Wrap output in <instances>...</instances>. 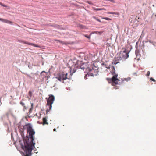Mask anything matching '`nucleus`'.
Segmentation results:
<instances>
[{
  "instance_id": "1",
  "label": "nucleus",
  "mask_w": 156,
  "mask_h": 156,
  "mask_svg": "<svg viewBox=\"0 0 156 156\" xmlns=\"http://www.w3.org/2000/svg\"><path fill=\"white\" fill-rule=\"evenodd\" d=\"M24 128L27 129V135L23 137V140L20 141L22 149L26 154L24 156H31V151L35 148V142H34L35 131L30 123H27L24 126Z\"/></svg>"
},
{
  "instance_id": "2",
  "label": "nucleus",
  "mask_w": 156,
  "mask_h": 156,
  "mask_svg": "<svg viewBox=\"0 0 156 156\" xmlns=\"http://www.w3.org/2000/svg\"><path fill=\"white\" fill-rule=\"evenodd\" d=\"M129 52L125 50L120 52L119 57L115 58L112 62V64L113 65H115L122 61H123L129 57Z\"/></svg>"
},
{
  "instance_id": "3",
  "label": "nucleus",
  "mask_w": 156,
  "mask_h": 156,
  "mask_svg": "<svg viewBox=\"0 0 156 156\" xmlns=\"http://www.w3.org/2000/svg\"><path fill=\"white\" fill-rule=\"evenodd\" d=\"M55 100L54 96L52 95H49L47 103V108L46 110V113L50 112L51 110L52 105L53 103Z\"/></svg>"
},
{
  "instance_id": "4",
  "label": "nucleus",
  "mask_w": 156,
  "mask_h": 156,
  "mask_svg": "<svg viewBox=\"0 0 156 156\" xmlns=\"http://www.w3.org/2000/svg\"><path fill=\"white\" fill-rule=\"evenodd\" d=\"M67 73H65L64 72H61L58 74V76L56 77V78L59 81H62V82L64 83L63 81L68 79L67 75Z\"/></svg>"
},
{
  "instance_id": "5",
  "label": "nucleus",
  "mask_w": 156,
  "mask_h": 156,
  "mask_svg": "<svg viewBox=\"0 0 156 156\" xmlns=\"http://www.w3.org/2000/svg\"><path fill=\"white\" fill-rule=\"evenodd\" d=\"M118 75L116 74L114 75L111 79H107L109 80L108 81H111L112 84L113 86H115L118 83V82L119 81V79L117 78Z\"/></svg>"
},
{
  "instance_id": "6",
  "label": "nucleus",
  "mask_w": 156,
  "mask_h": 156,
  "mask_svg": "<svg viewBox=\"0 0 156 156\" xmlns=\"http://www.w3.org/2000/svg\"><path fill=\"white\" fill-rule=\"evenodd\" d=\"M47 119L48 117H44L43 118V123H42L43 125H48V123L47 122Z\"/></svg>"
},
{
  "instance_id": "7",
  "label": "nucleus",
  "mask_w": 156,
  "mask_h": 156,
  "mask_svg": "<svg viewBox=\"0 0 156 156\" xmlns=\"http://www.w3.org/2000/svg\"><path fill=\"white\" fill-rule=\"evenodd\" d=\"M0 21H2V22H3L5 23H9L10 24H12V22L10 21H9L7 20L3 19L2 18H0Z\"/></svg>"
},
{
  "instance_id": "8",
  "label": "nucleus",
  "mask_w": 156,
  "mask_h": 156,
  "mask_svg": "<svg viewBox=\"0 0 156 156\" xmlns=\"http://www.w3.org/2000/svg\"><path fill=\"white\" fill-rule=\"evenodd\" d=\"M24 126H23V128H21V127H19V130L22 136H23V132L24 131V129H26V128H24Z\"/></svg>"
},
{
  "instance_id": "9",
  "label": "nucleus",
  "mask_w": 156,
  "mask_h": 156,
  "mask_svg": "<svg viewBox=\"0 0 156 156\" xmlns=\"http://www.w3.org/2000/svg\"><path fill=\"white\" fill-rule=\"evenodd\" d=\"M23 42L24 43V44H27L30 45H32L33 46H34L35 47H38L39 48L40 47V46H38V45L35 44L33 43H30L28 42L27 41H23Z\"/></svg>"
},
{
  "instance_id": "10",
  "label": "nucleus",
  "mask_w": 156,
  "mask_h": 156,
  "mask_svg": "<svg viewBox=\"0 0 156 156\" xmlns=\"http://www.w3.org/2000/svg\"><path fill=\"white\" fill-rule=\"evenodd\" d=\"M107 13L108 14H116V15H119V13L117 12H107Z\"/></svg>"
},
{
  "instance_id": "11",
  "label": "nucleus",
  "mask_w": 156,
  "mask_h": 156,
  "mask_svg": "<svg viewBox=\"0 0 156 156\" xmlns=\"http://www.w3.org/2000/svg\"><path fill=\"white\" fill-rule=\"evenodd\" d=\"M20 104H21L22 105L23 107L24 108V109H27V108L25 104L24 103H23L22 101H20Z\"/></svg>"
},
{
  "instance_id": "12",
  "label": "nucleus",
  "mask_w": 156,
  "mask_h": 156,
  "mask_svg": "<svg viewBox=\"0 0 156 156\" xmlns=\"http://www.w3.org/2000/svg\"><path fill=\"white\" fill-rule=\"evenodd\" d=\"M94 9L96 11H98V10H105V9L104 8H94Z\"/></svg>"
},
{
  "instance_id": "13",
  "label": "nucleus",
  "mask_w": 156,
  "mask_h": 156,
  "mask_svg": "<svg viewBox=\"0 0 156 156\" xmlns=\"http://www.w3.org/2000/svg\"><path fill=\"white\" fill-rule=\"evenodd\" d=\"M131 78L130 77H128L127 78H126L124 79V80H122V82H123L124 80H125L126 81H128L130 80Z\"/></svg>"
},
{
  "instance_id": "14",
  "label": "nucleus",
  "mask_w": 156,
  "mask_h": 156,
  "mask_svg": "<svg viewBox=\"0 0 156 156\" xmlns=\"http://www.w3.org/2000/svg\"><path fill=\"white\" fill-rule=\"evenodd\" d=\"M102 19L105 20H112L111 19H110L108 17H103L102 18Z\"/></svg>"
},
{
  "instance_id": "15",
  "label": "nucleus",
  "mask_w": 156,
  "mask_h": 156,
  "mask_svg": "<svg viewBox=\"0 0 156 156\" xmlns=\"http://www.w3.org/2000/svg\"><path fill=\"white\" fill-rule=\"evenodd\" d=\"M28 95L30 97V98L32 96V93L31 91H29L28 93Z\"/></svg>"
},
{
  "instance_id": "16",
  "label": "nucleus",
  "mask_w": 156,
  "mask_h": 156,
  "mask_svg": "<svg viewBox=\"0 0 156 156\" xmlns=\"http://www.w3.org/2000/svg\"><path fill=\"white\" fill-rule=\"evenodd\" d=\"M112 73H114L115 74V67L114 66H112Z\"/></svg>"
},
{
  "instance_id": "17",
  "label": "nucleus",
  "mask_w": 156,
  "mask_h": 156,
  "mask_svg": "<svg viewBox=\"0 0 156 156\" xmlns=\"http://www.w3.org/2000/svg\"><path fill=\"white\" fill-rule=\"evenodd\" d=\"M75 71H76L75 70H72L71 69H70V74L71 75L73 73H74Z\"/></svg>"
},
{
  "instance_id": "18",
  "label": "nucleus",
  "mask_w": 156,
  "mask_h": 156,
  "mask_svg": "<svg viewBox=\"0 0 156 156\" xmlns=\"http://www.w3.org/2000/svg\"><path fill=\"white\" fill-rule=\"evenodd\" d=\"M33 104L32 103L31 104V108L30 109V110H29V113L31 112V111H32V108H33Z\"/></svg>"
},
{
  "instance_id": "19",
  "label": "nucleus",
  "mask_w": 156,
  "mask_h": 156,
  "mask_svg": "<svg viewBox=\"0 0 156 156\" xmlns=\"http://www.w3.org/2000/svg\"><path fill=\"white\" fill-rule=\"evenodd\" d=\"M84 36L85 37H86L88 38V39H90V36H87L86 35H84Z\"/></svg>"
},
{
  "instance_id": "20",
  "label": "nucleus",
  "mask_w": 156,
  "mask_h": 156,
  "mask_svg": "<svg viewBox=\"0 0 156 156\" xmlns=\"http://www.w3.org/2000/svg\"><path fill=\"white\" fill-rule=\"evenodd\" d=\"M0 5H1L3 6V7H7V6L3 4L1 2L0 3Z\"/></svg>"
},
{
  "instance_id": "21",
  "label": "nucleus",
  "mask_w": 156,
  "mask_h": 156,
  "mask_svg": "<svg viewBox=\"0 0 156 156\" xmlns=\"http://www.w3.org/2000/svg\"><path fill=\"white\" fill-rule=\"evenodd\" d=\"M150 80H151V81H152L154 82H156V80H154V79H153V78H152V77H151L150 78Z\"/></svg>"
},
{
  "instance_id": "22",
  "label": "nucleus",
  "mask_w": 156,
  "mask_h": 156,
  "mask_svg": "<svg viewBox=\"0 0 156 156\" xmlns=\"http://www.w3.org/2000/svg\"><path fill=\"white\" fill-rule=\"evenodd\" d=\"M150 71H148L147 72V76H149V75H150Z\"/></svg>"
},
{
  "instance_id": "23",
  "label": "nucleus",
  "mask_w": 156,
  "mask_h": 156,
  "mask_svg": "<svg viewBox=\"0 0 156 156\" xmlns=\"http://www.w3.org/2000/svg\"><path fill=\"white\" fill-rule=\"evenodd\" d=\"M19 41L20 42H21V43H24L23 42V41H22V40H19Z\"/></svg>"
},
{
  "instance_id": "24",
  "label": "nucleus",
  "mask_w": 156,
  "mask_h": 156,
  "mask_svg": "<svg viewBox=\"0 0 156 156\" xmlns=\"http://www.w3.org/2000/svg\"><path fill=\"white\" fill-rule=\"evenodd\" d=\"M87 3H89V4H91V2H89V1H87Z\"/></svg>"
},
{
  "instance_id": "25",
  "label": "nucleus",
  "mask_w": 156,
  "mask_h": 156,
  "mask_svg": "<svg viewBox=\"0 0 156 156\" xmlns=\"http://www.w3.org/2000/svg\"><path fill=\"white\" fill-rule=\"evenodd\" d=\"M110 1L112 3H115V1L114 0H110Z\"/></svg>"
},
{
  "instance_id": "26",
  "label": "nucleus",
  "mask_w": 156,
  "mask_h": 156,
  "mask_svg": "<svg viewBox=\"0 0 156 156\" xmlns=\"http://www.w3.org/2000/svg\"><path fill=\"white\" fill-rule=\"evenodd\" d=\"M80 27L81 28H83V25H81Z\"/></svg>"
},
{
  "instance_id": "27",
  "label": "nucleus",
  "mask_w": 156,
  "mask_h": 156,
  "mask_svg": "<svg viewBox=\"0 0 156 156\" xmlns=\"http://www.w3.org/2000/svg\"><path fill=\"white\" fill-rule=\"evenodd\" d=\"M53 131H56V130L55 128H54V129H53Z\"/></svg>"
},
{
  "instance_id": "28",
  "label": "nucleus",
  "mask_w": 156,
  "mask_h": 156,
  "mask_svg": "<svg viewBox=\"0 0 156 156\" xmlns=\"http://www.w3.org/2000/svg\"><path fill=\"white\" fill-rule=\"evenodd\" d=\"M81 69H83V70H84V68H83V67H81Z\"/></svg>"
},
{
  "instance_id": "29",
  "label": "nucleus",
  "mask_w": 156,
  "mask_h": 156,
  "mask_svg": "<svg viewBox=\"0 0 156 156\" xmlns=\"http://www.w3.org/2000/svg\"><path fill=\"white\" fill-rule=\"evenodd\" d=\"M98 20V21L100 22H101V21H100V20Z\"/></svg>"
},
{
  "instance_id": "30",
  "label": "nucleus",
  "mask_w": 156,
  "mask_h": 156,
  "mask_svg": "<svg viewBox=\"0 0 156 156\" xmlns=\"http://www.w3.org/2000/svg\"><path fill=\"white\" fill-rule=\"evenodd\" d=\"M37 114H36L35 115H36L37 116Z\"/></svg>"
},
{
  "instance_id": "31",
  "label": "nucleus",
  "mask_w": 156,
  "mask_h": 156,
  "mask_svg": "<svg viewBox=\"0 0 156 156\" xmlns=\"http://www.w3.org/2000/svg\"><path fill=\"white\" fill-rule=\"evenodd\" d=\"M155 16L156 17V15H155Z\"/></svg>"
}]
</instances>
